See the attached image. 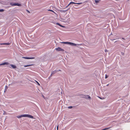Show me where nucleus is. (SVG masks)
Segmentation results:
<instances>
[{"instance_id": "1", "label": "nucleus", "mask_w": 130, "mask_h": 130, "mask_svg": "<svg viewBox=\"0 0 130 130\" xmlns=\"http://www.w3.org/2000/svg\"><path fill=\"white\" fill-rule=\"evenodd\" d=\"M17 117L18 118H20L22 117H27L32 118H33V117L31 115L27 114L22 115L20 116H18Z\"/></svg>"}, {"instance_id": "2", "label": "nucleus", "mask_w": 130, "mask_h": 130, "mask_svg": "<svg viewBox=\"0 0 130 130\" xmlns=\"http://www.w3.org/2000/svg\"><path fill=\"white\" fill-rule=\"evenodd\" d=\"M62 43L68 44L71 45H73L74 46H76L77 45V44H76L73 43L72 42H63L61 43Z\"/></svg>"}, {"instance_id": "3", "label": "nucleus", "mask_w": 130, "mask_h": 130, "mask_svg": "<svg viewBox=\"0 0 130 130\" xmlns=\"http://www.w3.org/2000/svg\"><path fill=\"white\" fill-rule=\"evenodd\" d=\"M10 4L12 6H20L21 5L20 4L16 3H10Z\"/></svg>"}, {"instance_id": "4", "label": "nucleus", "mask_w": 130, "mask_h": 130, "mask_svg": "<svg viewBox=\"0 0 130 130\" xmlns=\"http://www.w3.org/2000/svg\"><path fill=\"white\" fill-rule=\"evenodd\" d=\"M76 4L78 5H80L82 4V3H76L74 2H70L69 4L66 7V8L68 6H69L70 4Z\"/></svg>"}, {"instance_id": "5", "label": "nucleus", "mask_w": 130, "mask_h": 130, "mask_svg": "<svg viewBox=\"0 0 130 130\" xmlns=\"http://www.w3.org/2000/svg\"><path fill=\"white\" fill-rule=\"evenodd\" d=\"M56 50L57 51H63L64 50L60 47H58L57 48H56Z\"/></svg>"}, {"instance_id": "6", "label": "nucleus", "mask_w": 130, "mask_h": 130, "mask_svg": "<svg viewBox=\"0 0 130 130\" xmlns=\"http://www.w3.org/2000/svg\"><path fill=\"white\" fill-rule=\"evenodd\" d=\"M61 71L60 70H55L53 71L52 73V74H51V75L52 76V75L54 74H55V73H56L57 72H58L59 71Z\"/></svg>"}, {"instance_id": "7", "label": "nucleus", "mask_w": 130, "mask_h": 130, "mask_svg": "<svg viewBox=\"0 0 130 130\" xmlns=\"http://www.w3.org/2000/svg\"><path fill=\"white\" fill-rule=\"evenodd\" d=\"M9 64V63L7 62H5L3 63L0 64V66L2 65H8Z\"/></svg>"}, {"instance_id": "8", "label": "nucleus", "mask_w": 130, "mask_h": 130, "mask_svg": "<svg viewBox=\"0 0 130 130\" xmlns=\"http://www.w3.org/2000/svg\"><path fill=\"white\" fill-rule=\"evenodd\" d=\"M10 66H11V67L13 68H16V66L13 64H10V66H9L8 67L10 68H11V67H10Z\"/></svg>"}, {"instance_id": "9", "label": "nucleus", "mask_w": 130, "mask_h": 130, "mask_svg": "<svg viewBox=\"0 0 130 130\" xmlns=\"http://www.w3.org/2000/svg\"><path fill=\"white\" fill-rule=\"evenodd\" d=\"M26 59H32L34 58V57H23Z\"/></svg>"}, {"instance_id": "10", "label": "nucleus", "mask_w": 130, "mask_h": 130, "mask_svg": "<svg viewBox=\"0 0 130 130\" xmlns=\"http://www.w3.org/2000/svg\"><path fill=\"white\" fill-rule=\"evenodd\" d=\"M10 44V43H0V45H9Z\"/></svg>"}, {"instance_id": "11", "label": "nucleus", "mask_w": 130, "mask_h": 130, "mask_svg": "<svg viewBox=\"0 0 130 130\" xmlns=\"http://www.w3.org/2000/svg\"><path fill=\"white\" fill-rule=\"evenodd\" d=\"M85 98L88 99H91L90 96L88 95L85 96Z\"/></svg>"}, {"instance_id": "12", "label": "nucleus", "mask_w": 130, "mask_h": 130, "mask_svg": "<svg viewBox=\"0 0 130 130\" xmlns=\"http://www.w3.org/2000/svg\"><path fill=\"white\" fill-rule=\"evenodd\" d=\"M31 66V65H24V67H28V66Z\"/></svg>"}, {"instance_id": "13", "label": "nucleus", "mask_w": 130, "mask_h": 130, "mask_svg": "<svg viewBox=\"0 0 130 130\" xmlns=\"http://www.w3.org/2000/svg\"><path fill=\"white\" fill-rule=\"evenodd\" d=\"M72 108V106H69L68 107V108H69V109H71Z\"/></svg>"}, {"instance_id": "14", "label": "nucleus", "mask_w": 130, "mask_h": 130, "mask_svg": "<svg viewBox=\"0 0 130 130\" xmlns=\"http://www.w3.org/2000/svg\"><path fill=\"white\" fill-rule=\"evenodd\" d=\"M4 11V10L3 9H0V12H2Z\"/></svg>"}, {"instance_id": "15", "label": "nucleus", "mask_w": 130, "mask_h": 130, "mask_svg": "<svg viewBox=\"0 0 130 130\" xmlns=\"http://www.w3.org/2000/svg\"><path fill=\"white\" fill-rule=\"evenodd\" d=\"M108 77V76L107 75H106L105 77V78L106 79Z\"/></svg>"}, {"instance_id": "16", "label": "nucleus", "mask_w": 130, "mask_h": 130, "mask_svg": "<svg viewBox=\"0 0 130 130\" xmlns=\"http://www.w3.org/2000/svg\"><path fill=\"white\" fill-rule=\"evenodd\" d=\"M105 52H108V50L107 49H105Z\"/></svg>"}, {"instance_id": "17", "label": "nucleus", "mask_w": 130, "mask_h": 130, "mask_svg": "<svg viewBox=\"0 0 130 130\" xmlns=\"http://www.w3.org/2000/svg\"><path fill=\"white\" fill-rule=\"evenodd\" d=\"M57 25H59L60 26V25H61L59 23H57Z\"/></svg>"}, {"instance_id": "18", "label": "nucleus", "mask_w": 130, "mask_h": 130, "mask_svg": "<svg viewBox=\"0 0 130 130\" xmlns=\"http://www.w3.org/2000/svg\"><path fill=\"white\" fill-rule=\"evenodd\" d=\"M36 82L37 83V84H38V85H40L39 84L38 82H37V81H36Z\"/></svg>"}, {"instance_id": "19", "label": "nucleus", "mask_w": 130, "mask_h": 130, "mask_svg": "<svg viewBox=\"0 0 130 130\" xmlns=\"http://www.w3.org/2000/svg\"><path fill=\"white\" fill-rule=\"evenodd\" d=\"M95 1V2L96 3H98L99 2L98 1Z\"/></svg>"}, {"instance_id": "20", "label": "nucleus", "mask_w": 130, "mask_h": 130, "mask_svg": "<svg viewBox=\"0 0 130 130\" xmlns=\"http://www.w3.org/2000/svg\"><path fill=\"white\" fill-rule=\"evenodd\" d=\"M48 11H52V12H54V11H53V10H48Z\"/></svg>"}, {"instance_id": "21", "label": "nucleus", "mask_w": 130, "mask_h": 130, "mask_svg": "<svg viewBox=\"0 0 130 130\" xmlns=\"http://www.w3.org/2000/svg\"><path fill=\"white\" fill-rule=\"evenodd\" d=\"M60 26H61V27H64V26H63L61 25H60Z\"/></svg>"}, {"instance_id": "22", "label": "nucleus", "mask_w": 130, "mask_h": 130, "mask_svg": "<svg viewBox=\"0 0 130 130\" xmlns=\"http://www.w3.org/2000/svg\"><path fill=\"white\" fill-rule=\"evenodd\" d=\"M57 130H58V126L57 127Z\"/></svg>"}, {"instance_id": "23", "label": "nucleus", "mask_w": 130, "mask_h": 130, "mask_svg": "<svg viewBox=\"0 0 130 130\" xmlns=\"http://www.w3.org/2000/svg\"><path fill=\"white\" fill-rule=\"evenodd\" d=\"M7 86H6L5 89H7Z\"/></svg>"}, {"instance_id": "24", "label": "nucleus", "mask_w": 130, "mask_h": 130, "mask_svg": "<svg viewBox=\"0 0 130 130\" xmlns=\"http://www.w3.org/2000/svg\"><path fill=\"white\" fill-rule=\"evenodd\" d=\"M28 12H29L28 11Z\"/></svg>"}, {"instance_id": "25", "label": "nucleus", "mask_w": 130, "mask_h": 130, "mask_svg": "<svg viewBox=\"0 0 130 130\" xmlns=\"http://www.w3.org/2000/svg\"><path fill=\"white\" fill-rule=\"evenodd\" d=\"M108 85H107V86H108Z\"/></svg>"}]
</instances>
